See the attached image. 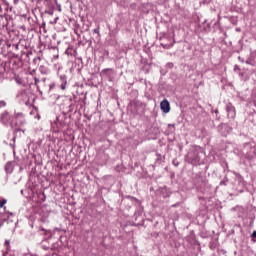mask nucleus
I'll return each mask as SVG.
<instances>
[{"label":"nucleus","mask_w":256,"mask_h":256,"mask_svg":"<svg viewBox=\"0 0 256 256\" xmlns=\"http://www.w3.org/2000/svg\"><path fill=\"white\" fill-rule=\"evenodd\" d=\"M226 111L230 119H235V107L232 104L226 105Z\"/></svg>","instance_id":"nucleus-3"},{"label":"nucleus","mask_w":256,"mask_h":256,"mask_svg":"<svg viewBox=\"0 0 256 256\" xmlns=\"http://www.w3.org/2000/svg\"><path fill=\"white\" fill-rule=\"evenodd\" d=\"M18 97H21L23 99V102L27 105L29 103V100L27 99V93L21 92Z\"/></svg>","instance_id":"nucleus-5"},{"label":"nucleus","mask_w":256,"mask_h":256,"mask_svg":"<svg viewBox=\"0 0 256 256\" xmlns=\"http://www.w3.org/2000/svg\"><path fill=\"white\" fill-rule=\"evenodd\" d=\"M61 89L62 91H65V89H67V82H62Z\"/></svg>","instance_id":"nucleus-8"},{"label":"nucleus","mask_w":256,"mask_h":256,"mask_svg":"<svg viewBox=\"0 0 256 256\" xmlns=\"http://www.w3.org/2000/svg\"><path fill=\"white\" fill-rule=\"evenodd\" d=\"M60 79H61L62 83H67V76L66 75H61Z\"/></svg>","instance_id":"nucleus-7"},{"label":"nucleus","mask_w":256,"mask_h":256,"mask_svg":"<svg viewBox=\"0 0 256 256\" xmlns=\"http://www.w3.org/2000/svg\"><path fill=\"white\" fill-rule=\"evenodd\" d=\"M252 237H253V239H256V231H254V232L252 233Z\"/></svg>","instance_id":"nucleus-13"},{"label":"nucleus","mask_w":256,"mask_h":256,"mask_svg":"<svg viewBox=\"0 0 256 256\" xmlns=\"http://www.w3.org/2000/svg\"><path fill=\"white\" fill-rule=\"evenodd\" d=\"M253 102H254V106L256 107V97H255V94H253Z\"/></svg>","instance_id":"nucleus-12"},{"label":"nucleus","mask_w":256,"mask_h":256,"mask_svg":"<svg viewBox=\"0 0 256 256\" xmlns=\"http://www.w3.org/2000/svg\"><path fill=\"white\" fill-rule=\"evenodd\" d=\"M0 227H1V222H0Z\"/></svg>","instance_id":"nucleus-18"},{"label":"nucleus","mask_w":256,"mask_h":256,"mask_svg":"<svg viewBox=\"0 0 256 256\" xmlns=\"http://www.w3.org/2000/svg\"><path fill=\"white\" fill-rule=\"evenodd\" d=\"M160 109L163 111V113H169L171 111V105L169 104V101L167 99H164L160 103Z\"/></svg>","instance_id":"nucleus-2"},{"label":"nucleus","mask_w":256,"mask_h":256,"mask_svg":"<svg viewBox=\"0 0 256 256\" xmlns=\"http://www.w3.org/2000/svg\"><path fill=\"white\" fill-rule=\"evenodd\" d=\"M164 49H171V47H173V44H167V45H163Z\"/></svg>","instance_id":"nucleus-10"},{"label":"nucleus","mask_w":256,"mask_h":256,"mask_svg":"<svg viewBox=\"0 0 256 256\" xmlns=\"http://www.w3.org/2000/svg\"><path fill=\"white\" fill-rule=\"evenodd\" d=\"M229 180L227 179V178H225L224 180H222L221 182H220V185H227V182H228Z\"/></svg>","instance_id":"nucleus-9"},{"label":"nucleus","mask_w":256,"mask_h":256,"mask_svg":"<svg viewBox=\"0 0 256 256\" xmlns=\"http://www.w3.org/2000/svg\"><path fill=\"white\" fill-rule=\"evenodd\" d=\"M168 65V67L171 69V67H173V63H168L167 64Z\"/></svg>","instance_id":"nucleus-14"},{"label":"nucleus","mask_w":256,"mask_h":256,"mask_svg":"<svg viewBox=\"0 0 256 256\" xmlns=\"http://www.w3.org/2000/svg\"><path fill=\"white\" fill-rule=\"evenodd\" d=\"M94 33H99V30L98 29H94Z\"/></svg>","instance_id":"nucleus-15"},{"label":"nucleus","mask_w":256,"mask_h":256,"mask_svg":"<svg viewBox=\"0 0 256 256\" xmlns=\"http://www.w3.org/2000/svg\"><path fill=\"white\" fill-rule=\"evenodd\" d=\"M7 203V199H0V208L4 207Z\"/></svg>","instance_id":"nucleus-6"},{"label":"nucleus","mask_w":256,"mask_h":256,"mask_svg":"<svg viewBox=\"0 0 256 256\" xmlns=\"http://www.w3.org/2000/svg\"><path fill=\"white\" fill-rule=\"evenodd\" d=\"M6 173H13V162H8L5 166Z\"/></svg>","instance_id":"nucleus-4"},{"label":"nucleus","mask_w":256,"mask_h":256,"mask_svg":"<svg viewBox=\"0 0 256 256\" xmlns=\"http://www.w3.org/2000/svg\"><path fill=\"white\" fill-rule=\"evenodd\" d=\"M0 123L3 125H10L12 129H15V133H19L21 130L19 127L25 125V114L22 112H14V116L9 115V112H3L0 115Z\"/></svg>","instance_id":"nucleus-1"},{"label":"nucleus","mask_w":256,"mask_h":256,"mask_svg":"<svg viewBox=\"0 0 256 256\" xmlns=\"http://www.w3.org/2000/svg\"><path fill=\"white\" fill-rule=\"evenodd\" d=\"M6 245H9V240H6Z\"/></svg>","instance_id":"nucleus-16"},{"label":"nucleus","mask_w":256,"mask_h":256,"mask_svg":"<svg viewBox=\"0 0 256 256\" xmlns=\"http://www.w3.org/2000/svg\"><path fill=\"white\" fill-rule=\"evenodd\" d=\"M5 105H7V103L3 100L0 101V107H5Z\"/></svg>","instance_id":"nucleus-11"},{"label":"nucleus","mask_w":256,"mask_h":256,"mask_svg":"<svg viewBox=\"0 0 256 256\" xmlns=\"http://www.w3.org/2000/svg\"><path fill=\"white\" fill-rule=\"evenodd\" d=\"M39 82V79H36V83H38Z\"/></svg>","instance_id":"nucleus-17"}]
</instances>
